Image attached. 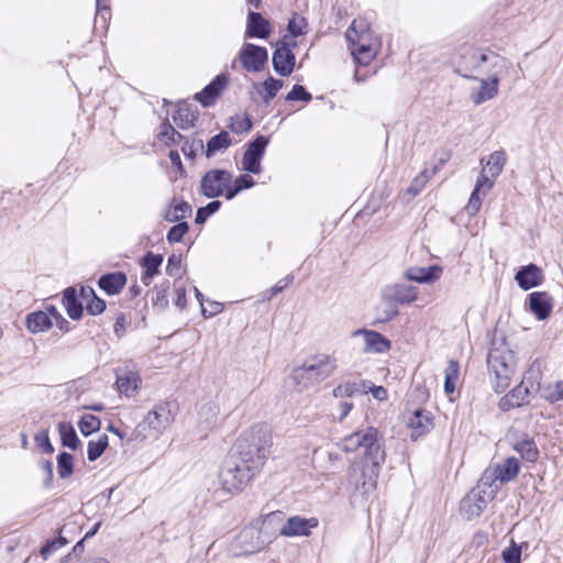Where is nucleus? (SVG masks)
<instances>
[{"instance_id":"obj_1","label":"nucleus","mask_w":563,"mask_h":563,"mask_svg":"<svg viewBox=\"0 0 563 563\" xmlns=\"http://www.w3.org/2000/svg\"><path fill=\"white\" fill-rule=\"evenodd\" d=\"M273 445L267 426L255 424L245 430L228 453L220 471L222 488L239 493L261 472Z\"/></svg>"},{"instance_id":"obj_2","label":"nucleus","mask_w":563,"mask_h":563,"mask_svg":"<svg viewBox=\"0 0 563 563\" xmlns=\"http://www.w3.org/2000/svg\"><path fill=\"white\" fill-rule=\"evenodd\" d=\"M454 73L466 79L504 78L512 63L489 48L464 45L453 58Z\"/></svg>"},{"instance_id":"obj_3","label":"nucleus","mask_w":563,"mask_h":563,"mask_svg":"<svg viewBox=\"0 0 563 563\" xmlns=\"http://www.w3.org/2000/svg\"><path fill=\"white\" fill-rule=\"evenodd\" d=\"M344 448L346 451L363 448L365 456L375 467L385 462V451L382 446L379 432L376 428L369 427L346 437L344 439Z\"/></svg>"},{"instance_id":"obj_4","label":"nucleus","mask_w":563,"mask_h":563,"mask_svg":"<svg viewBox=\"0 0 563 563\" xmlns=\"http://www.w3.org/2000/svg\"><path fill=\"white\" fill-rule=\"evenodd\" d=\"M336 368V360L330 355H317L294 369L292 377L298 384L317 383L331 376Z\"/></svg>"},{"instance_id":"obj_5","label":"nucleus","mask_w":563,"mask_h":563,"mask_svg":"<svg viewBox=\"0 0 563 563\" xmlns=\"http://www.w3.org/2000/svg\"><path fill=\"white\" fill-rule=\"evenodd\" d=\"M173 420L169 402H159L148 411L146 417L141 421L133 431L134 439H146L152 432H162Z\"/></svg>"},{"instance_id":"obj_6","label":"nucleus","mask_w":563,"mask_h":563,"mask_svg":"<svg viewBox=\"0 0 563 563\" xmlns=\"http://www.w3.org/2000/svg\"><path fill=\"white\" fill-rule=\"evenodd\" d=\"M487 366L495 377L496 391H504L509 386L514 374V356L506 351L490 350L487 355Z\"/></svg>"},{"instance_id":"obj_7","label":"nucleus","mask_w":563,"mask_h":563,"mask_svg":"<svg viewBox=\"0 0 563 563\" xmlns=\"http://www.w3.org/2000/svg\"><path fill=\"white\" fill-rule=\"evenodd\" d=\"M490 487V482L486 481V474L479 479L477 487L473 488L460 503L462 516L472 520L482 515L487 506L486 488Z\"/></svg>"},{"instance_id":"obj_8","label":"nucleus","mask_w":563,"mask_h":563,"mask_svg":"<svg viewBox=\"0 0 563 563\" xmlns=\"http://www.w3.org/2000/svg\"><path fill=\"white\" fill-rule=\"evenodd\" d=\"M273 539V534L264 532L263 529L250 526L240 531L235 538V542L242 552L252 554L267 547L272 543Z\"/></svg>"},{"instance_id":"obj_9","label":"nucleus","mask_w":563,"mask_h":563,"mask_svg":"<svg viewBox=\"0 0 563 563\" xmlns=\"http://www.w3.org/2000/svg\"><path fill=\"white\" fill-rule=\"evenodd\" d=\"M269 137L257 135L253 141L249 142L242 157V170L257 175L262 172L261 162L265 155Z\"/></svg>"},{"instance_id":"obj_10","label":"nucleus","mask_w":563,"mask_h":563,"mask_svg":"<svg viewBox=\"0 0 563 563\" xmlns=\"http://www.w3.org/2000/svg\"><path fill=\"white\" fill-rule=\"evenodd\" d=\"M232 183V174L225 169H211L200 181V192L207 198H217L224 194L225 187Z\"/></svg>"},{"instance_id":"obj_11","label":"nucleus","mask_w":563,"mask_h":563,"mask_svg":"<svg viewBox=\"0 0 563 563\" xmlns=\"http://www.w3.org/2000/svg\"><path fill=\"white\" fill-rule=\"evenodd\" d=\"M239 57L245 70L257 73L267 64L268 52L263 46L246 43L240 51Z\"/></svg>"},{"instance_id":"obj_12","label":"nucleus","mask_w":563,"mask_h":563,"mask_svg":"<svg viewBox=\"0 0 563 563\" xmlns=\"http://www.w3.org/2000/svg\"><path fill=\"white\" fill-rule=\"evenodd\" d=\"M273 68L282 77L291 75L296 64V56L289 47V44L279 41L272 57Z\"/></svg>"},{"instance_id":"obj_13","label":"nucleus","mask_w":563,"mask_h":563,"mask_svg":"<svg viewBox=\"0 0 563 563\" xmlns=\"http://www.w3.org/2000/svg\"><path fill=\"white\" fill-rule=\"evenodd\" d=\"M353 338L362 336L364 340V353L382 354L391 349V342L375 330L357 329L352 333Z\"/></svg>"},{"instance_id":"obj_14","label":"nucleus","mask_w":563,"mask_h":563,"mask_svg":"<svg viewBox=\"0 0 563 563\" xmlns=\"http://www.w3.org/2000/svg\"><path fill=\"white\" fill-rule=\"evenodd\" d=\"M382 296L386 302H394L396 305H409L416 301L418 297V289L412 285L394 284L386 286L383 289Z\"/></svg>"},{"instance_id":"obj_15","label":"nucleus","mask_w":563,"mask_h":563,"mask_svg":"<svg viewBox=\"0 0 563 563\" xmlns=\"http://www.w3.org/2000/svg\"><path fill=\"white\" fill-rule=\"evenodd\" d=\"M229 84V77L225 74L217 75L200 92H197L195 99L203 107H211Z\"/></svg>"},{"instance_id":"obj_16","label":"nucleus","mask_w":563,"mask_h":563,"mask_svg":"<svg viewBox=\"0 0 563 563\" xmlns=\"http://www.w3.org/2000/svg\"><path fill=\"white\" fill-rule=\"evenodd\" d=\"M407 426L412 430L411 438L416 440L433 429V416L423 408H416L408 417Z\"/></svg>"},{"instance_id":"obj_17","label":"nucleus","mask_w":563,"mask_h":563,"mask_svg":"<svg viewBox=\"0 0 563 563\" xmlns=\"http://www.w3.org/2000/svg\"><path fill=\"white\" fill-rule=\"evenodd\" d=\"M515 280L522 290H529L540 286L544 280V275L538 265L530 263L519 267Z\"/></svg>"},{"instance_id":"obj_18","label":"nucleus","mask_w":563,"mask_h":563,"mask_svg":"<svg viewBox=\"0 0 563 563\" xmlns=\"http://www.w3.org/2000/svg\"><path fill=\"white\" fill-rule=\"evenodd\" d=\"M529 310L540 321L547 320L553 309V298L547 291H533L528 296Z\"/></svg>"},{"instance_id":"obj_19","label":"nucleus","mask_w":563,"mask_h":563,"mask_svg":"<svg viewBox=\"0 0 563 563\" xmlns=\"http://www.w3.org/2000/svg\"><path fill=\"white\" fill-rule=\"evenodd\" d=\"M318 526L316 518H301L294 516L288 518L279 533L285 537L309 536L312 528Z\"/></svg>"},{"instance_id":"obj_20","label":"nucleus","mask_w":563,"mask_h":563,"mask_svg":"<svg viewBox=\"0 0 563 563\" xmlns=\"http://www.w3.org/2000/svg\"><path fill=\"white\" fill-rule=\"evenodd\" d=\"M520 471V463L518 459L511 456L507 457L504 463L496 464L492 471V474L486 475V481H499L500 483H507L517 477ZM487 474V472H485Z\"/></svg>"},{"instance_id":"obj_21","label":"nucleus","mask_w":563,"mask_h":563,"mask_svg":"<svg viewBox=\"0 0 563 563\" xmlns=\"http://www.w3.org/2000/svg\"><path fill=\"white\" fill-rule=\"evenodd\" d=\"M503 78H479L481 86L477 90L471 91V99L474 104L479 106L488 100H492L498 95V86Z\"/></svg>"},{"instance_id":"obj_22","label":"nucleus","mask_w":563,"mask_h":563,"mask_svg":"<svg viewBox=\"0 0 563 563\" xmlns=\"http://www.w3.org/2000/svg\"><path fill=\"white\" fill-rule=\"evenodd\" d=\"M443 272V268L439 265H431L428 267L412 266L406 269L405 277L408 280L416 282L419 284H431L437 282Z\"/></svg>"},{"instance_id":"obj_23","label":"nucleus","mask_w":563,"mask_h":563,"mask_svg":"<svg viewBox=\"0 0 563 563\" xmlns=\"http://www.w3.org/2000/svg\"><path fill=\"white\" fill-rule=\"evenodd\" d=\"M486 172L487 170L483 169V172L477 177L475 187L471 194L468 203L466 206V211L468 214L473 216L479 211L481 206H482V199L479 197L481 190L484 188L483 195H486V192L489 191L494 186V181L492 179H489Z\"/></svg>"},{"instance_id":"obj_24","label":"nucleus","mask_w":563,"mask_h":563,"mask_svg":"<svg viewBox=\"0 0 563 563\" xmlns=\"http://www.w3.org/2000/svg\"><path fill=\"white\" fill-rule=\"evenodd\" d=\"M126 282V274L118 271L101 275L98 279V286L108 296H114L121 292Z\"/></svg>"},{"instance_id":"obj_25","label":"nucleus","mask_w":563,"mask_h":563,"mask_svg":"<svg viewBox=\"0 0 563 563\" xmlns=\"http://www.w3.org/2000/svg\"><path fill=\"white\" fill-rule=\"evenodd\" d=\"M529 394V388L525 386L523 383H520L499 400V408L503 411H509L514 408L521 407L528 402Z\"/></svg>"},{"instance_id":"obj_26","label":"nucleus","mask_w":563,"mask_h":563,"mask_svg":"<svg viewBox=\"0 0 563 563\" xmlns=\"http://www.w3.org/2000/svg\"><path fill=\"white\" fill-rule=\"evenodd\" d=\"M271 34V25L261 13L251 11L247 14L246 36L267 38Z\"/></svg>"},{"instance_id":"obj_27","label":"nucleus","mask_w":563,"mask_h":563,"mask_svg":"<svg viewBox=\"0 0 563 563\" xmlns=\"http://www.w3.org/2000/svg\"><path fill=\"white\" fill-rule=\"evenodd\" d=\"M345 37L347 43H364L374 44L379 46V42L368 29V25L363 21L357 26V21L354 20L350 27L346 30Z\"/></svg>"},{"instance_id":"obj_28","label":"nucleus","mask_w":563,"mask_h":563,"mask_svg":"<svg viewBox=\"0 0 563 563\" xmlns=\"http://www.w3.org/2000/svg\"><path fill=\"white\" fill-rule=\"evenodd\" d=\"M63 305L73 320H79L84 312V302L78 298L75 287H67L63 292Z\"/></svg>"},{"instance_id":"obj_29","label":"nucleus","mask_w":563,"mask_h":563,"mask_svg":"<svg viewBox=\"0 0 563 563\" xmlns=\"http://www.w3.org/2000/svg\"><path fill=\"white\" fill-rule=\"evenodd\" d=\"M199 112L191 104L181 103L175 111L173 120L175 124L181 129L187 130L195 125L198 120Z\"/></svg>"},{"instance_id":"obj_30","label":"nucleus","mask_w":563,"mask_h":563,"mask_svg":"<svg viewBox=\"0 0 563 563\" xmlns=\"http://www.w3.org/2000/svg\"><path fill=\"white\" fill-rule=\"evenodd\" d=\"M349 48L358 65L366 66L376 56L378 45L364 43H349Z\"/></svg>"},{"instance_id":"obj_31","label":"nucleus","mask_w":563,"mask_h":563,"mask_svg":"<svg viewBox=\"0 0 563 563\" xmlns=\"http://www.w3.org/2000/svg\"><path fill=\"white\" fill-rule=\"evenodd\" d=\"M512 449L520 454L527 462L534 463L539 459V449L533 439L525 435L521 440L517 441Z\"/></svg>"},{"instance_id":"obj_32","label":"nucleus","mask_w":563,"mask_h":563,"mask_svg":"<svg viewBox=\"0 0 563 563\" xmlns=\"http://www.w3.org/2000/svg\"><path fill=\"white\" fill-rule=\"evenodd\" d=\"M25 323L27 330L32 333L47 331L53 324L49 316L41 310L29 313Z\"/></svg>"},{"instance_id":"obj_33","label":"nucleus","mask_w":563,"mask_h":563,"mask_svg":"<svg viewBox=\"0 0 563 563\" xmlns=\"http://www.w3.org/2000/svg\"><path fill=\"white\" fill-rule=\"evenodd\" d=\"M192 212L191 206L186 201H176L173 199V203L164 213V219L168 222H178Z\"/></svg>"},{"instance_id":"obj_34","label":"nucleus","mask_w":563,"mask_h":563,"mask_svg":"<svg viewBox=\"0 0 563 563\" xmlns=\"http://www.w3.org/2000/svg\"><path fill=\"white\" fill-rule=\"evenodd\" d=\"M232 141L230 134L227 131H221L207 142L206 156L210 158L214 156L218 152L224 151L228 147H230Z\"/></svg>"},{"instance_id":"obj_35","label":"nucleus","mask_w":563,"mask_h":563,"mask_svg":"<svg viewBox=\"0 0 563 563\" xmlns=\"http://www.w3.org/2000/svg\"><path fill=\"white\" fill-rule=\"evenodd\" d=\"M170 288V282L168 279L153 287L151 294L152 306L158 310H165L168 307L167 292Z\"/></svg>"},{"instance_id":"obj_36","label":"nucleus","mask_w":563,"mask_h":563,"mask_svg":"<svg viewBox=\"0 0 563 563\" xmlns=\"http://www.w3.org/2000/svg\"><path fill=\"white\" fill-rule=\"evenodd\" d=\"M158 139L164 142L165 145L173 146L180 144L183 140H185V136L175 130L168 120H165L159 126Z\"/></svg>"},{"instance_id":"obj_37","label":"nucleus","mask_w":563,"mask_h":563,"mask_svg":"<svg viewBox=\"0 0 563 563\" xmlns=\"http://www.w3.org/2000/svg\"><path fill=\"white\" fill-rule=\"evenodd\" d=\"M283 87V80L269 76L261 84L258 93L262 96L263 102L268 104Z\"/></svg>"},{"instance_id":"obj_38","label":"nucleus","mask_w":563,"mask_h":563,"mask_svg":"<svg viewBox=\"0 0 563 563\" xmlns=\"http://www.w3.org/2000/svg\"><path fill=\"white\" fill-rule=\"evenodd\" d=\"M62 444L70 450H77L80 445V440L77 437L76 430L71 423L62 422L58 424Z\"/></svg>"},{"instance_id":"obj_39","label":"nucleus","mask_w":563,"mask_h":563,"mask_svg":"<svg viewBox=\"0 0 563 563\" xmlns=\"http://www.w3.org/2000/svg\"><path fill=\"white\" fill-rule=\"evenodd\" d=\"M507 157L505 151H495L490 154L489 159L486 163L485 170L493 177L496 178L500 175L506 164Z\"/></svg>"},{"instance_id":"obj_40","label":"nucleus","mask_w":563,"mask_h":563,"mask_svg":"<svg viewBox=\"0 0 563 563\" xmlns=\"http://www.w3.org/2000/svg\"><path fill=\"white\" fill-rule=\"evenodd\" d=\"M460 364L457 361L450 360L445 368L444 391L450 395L455 390V385L459 378Z\"/></svg>"},{"instance_id":"obj_41","label":"nucleus","mask_w":563,"mask_h":563,"mask_svg":"<svg viewBox=\"0 0 563 563\" xmlns=\"http://www.w3.org/2000/svg\"><path fill=\"white\" fill-rule=\"evenodd\" d=\"M74 472V457L70 453L63 451L57 455V473L60 478L66 479Z\"/></svg>"},{"instance_id":"obj_42","label":"nucleus","mask_w":563,"mask_h":563,"mask_svg":"<svg viewBox=\"0 0 563 563\" xmlns=\"http://www.w3.org/2000/svg\"><path fill=\"white\" fill-rule=\"evenodd\" d=\"M108 435L107 434H102L98 438V440L93 441H89L88 442V449H87V457L90 462H93L96 461L97 459H99L102 453L104 452V450L107 449L108 446Z\"/></svg>"},{"instance_id":"obj_43","label":"nucleus","mask_w":563,"mask_h":563,"mask_svg":"<svg viewBox=\"0 0 563 563\" xmlns=\"http://www.w3.org/2000/svg\"><path fill=\"white\" fill-rule=\"evenodd\" d=\"M199 416L203 423H206L207 427L213 426L219 416V407L213 401H208L203 404L199 409Z\"/></svg>"},{"instance_id":"obj_44","label":"nucleus","mask_w":563,"mask_h":563,"mask_svg":"<svg viewBox=\"0 0 563 563\" xmlns=\"http://www.w3.org/2000/svg\"><path fill=\"white\" fill-rule=\"evenodd\" d=\"M82 435L88 437L101 428V420L95 415H84L78 422Z\"/></svg>"},{"instance_id":"obj_45","label":"nucleus","mask_w":563,"mask_h":563,"mask_svg":"<svg viewBox=\"0 0 563 563\" xmlns=\"http://www.w3.org/2000/svg\"><path fill=\"white\" fill-rule=\"evenodd\" d=\"M136 382H137V377L134 374L117 375L115 385L118 387V390L121 394H125L126 396H130L137 388Z\"/></svg>"},{"instance_id":"obj_46","label":"nucleus","mask_w":563,"mask_h":563,"mask_svg":"<svg viewBox=\"0 0 563 563\" xmlns=\"http://www.w3.org/2000/svg\"><path fill=\"white\" fill-rule=\"evenodd\" d=\"M344 385V391L346 393V397H354L357 395H365L368 393V388H371V380L367 379H358L353 382H346Z\"/></svg>"},{"instance_id":"obj_47","label":"nucleus","mask_w":563,"mask_h":563,"mask_svg":"<svg viewBox=\"0 0 563 563\" xmlns=\"http://www.w3.org/2000/svg\"><path fill=\"white\" fill-rule=\"evenodd\" d=\"M67 539L62 534V530L59 531V534L56 538L49 539L45 542V544L41 549V555L43 559H47L49 555H52L54 552H56L58 549L67 544Z\"/></svg>"},{"instance_id":"obj_48","label":"nucleus","mask_w":563,"mask_h":563,"mask_svg":"<svg viewBox=\"0 0 563 563\" xmlns=\"http://www.w3.org/2000/svg\"><path fill=\"white\" fill-rule=\"evenodd\" d=\"M163 263V255L147 252L142 258V266L147 272V275L158 274L159 267Z\"/></svg>"},{"instance_id":"obj_49","label":"nucleus","mask_w":563,"mask_h":563,"mask_svg":"<svg viewBox=\"0 0 563 563\" xmlns=\"http://www.w3.org/2000/svg\"><path fill=\"white\" fill-rule=\"evenodd\" d=\"M307 27V20L297 13L292 15V18L288 21L287 24V31L290 33L292 37H297L305 34Z\"/></svg>"},{"instance_id":"obj_50","label":"nucleus","mask_w":563,"mask_h":563,"mask_svg":"<svg viewBox=\"0 0 563 563\" xmlns=\"http://www.w3.org/2000/svg\"><path fill=\"white\" fill-rule=\"evenodd\" d=\"M221 201L212 200L205 207L198 208L195 222L197 224H203L210 216L216 213L221 208Z\"/></svg>"},{"instance_id":"obj_51","label":"nucleus","mask_w":563,"mask_h":563,"mask_svg":"<svg viewBox=\"0 0 563 563\" xmlns=\"http://www.w3.org/2000/svg\"><path fill=\"white\" fill-rule=\"evenodd\" d=\"M521 552H522L521 545L517 544L515 540H511L509 547L504 549L501 552L503 562L504 563H521Z\"/></svg>"},{"instance_id":"obj_52","label":"nucleus","mask_w":563,"mask_h":563,"mask_svg":"<svg viewBox=\"0 0 563 563\" xmlns=\"http://www.w3.org/2000/svg\"><path fill=\"white\" fill-rule=\"evenodd\" d=\"M542 397L551 404L563 400V382L549 385L542 389Z\"/></svg>"},{"instance_id":"obj_53","label":"nucleus","mask_w":563,"mask_h":563,"mask_svg":"<svg viewBox=\"0 0 563 563\" xmlns=\"http://www.w3.org/2000/svg\"><path fill=\"white\" fill-rule=\"evenodd\" d=\"M377 311H378V314H379V319L376 320L374 322V324H376V323H384V322L390 321L395 317H397L398 313H399V310H398L396 303H394V302H386L384 299H383L382 307H379L377 309Z\"/></svg>"},{"instance_id":"obj_54","label":"nucleus","mask_w":563,"mask_h":563,"mask_svg":"<svg viewBox=\"0 0 563 563\" xmlns=\"http://www.w3.org/2000/svg\"><path fill=\"white\" fill-rule=\"evenodd\" d=\"M188 231L189 224L186 221L178 222L168 230L166 239L169 243H178Z\"/></svg>"},{"instance_id":"obj_55","label":"nucleus","mask_w":563,"mask_h":563,"mask_svg":"<svg viewBox=\"0 0 563 563\" xmlns=\"http://www.w3.org/2000/svg\"><path fill=\"white\" fill-rule=\"evenodd\" d=\"M203 148L202 140H188L185 137L181 142V152L187 158H195L197 152Z\"/></svg>"},{"instance_id":"obj_56","label":"nucleus","mask_w":563,"mask_h":563,"mask_svg":"<svg viewBox=\"0 0 563 563\" xmlns=\"http://www.w3.org/2000/svg\"><path fill=\"white\" fill-rule=\"evenodd\" d=\"M286 100L310 102L312 100V96L303 86L295 85L286 96Z\"/></svg>"},{"instance_id":"obj_57","label":"nucleus","mask_w":563,"mask_h":563,"mask_svg":"<svg viewBox=\"0 0 563 563\" xmlns=\"http://www.w3.org/2000/svg\"><path fill=\"white\" fill-rule=\"evenodd\" d=\"M85 308L89 314L98 316L106 310V301L98 297L96 294L87 302H85Z\"/></svg>"},{"instance_id":"obj_58","label":"nucleus","mask_w":563,"mask_h":563,"mask_svg":"<svg viewBox=\"0 0 563 563\" xmlns=\"http://www.w3.org/2000/svg\"><path fill=\"white\" fill-rule=\"evenodd\" d=\"M34 441L36 445L42 449V451L46 454H52L54 452V446L52 445L48 432L47 431H41L35 434Z\"/></svg>"},{"instance_id":"obj_59","label":"nucleus","mask_w":563,"mask_h":563,"mask_svg":"<svg viewBox=\"0 0 563 563\" xmlns=\"http://www.w3.org/2000/svg\"><path fill=\"white\" fill-rule=\"evenodd\" d=\"M428 181V176L426 172L420 173L416 178L412 180L411 185L408 187L407 192L411 196H417L426 186Z\"/></svg>"},{"instance_id":"obj_60","label":"nucleus","mask_w":563,"mask_h":563,"mask_svg":"<svg viewBox=\"0 0 563 563\" xmlns=\"http://www.w3.org/2000/svg\"><path fill=\"white\" fill-rule=\"evenodd\" d=\"M181 255L172 254L167 258L166 273L169 276H177L180 271Z\"/></svg>"},{"instance_id":"obj_61","label":"nucleus","mask_w":563,"mask_h":563,"mask_svg":"<svg viewBox=\"0 0 563 563\" xmlns=\"http://www.w3.org/2000/svg\"><path fill=\"white\" fill-rule=\"evenodd\" d=\"M240 191L250 189L255 185V180L253 177L249 174H241L238 176L233 184Z\"/></svg>"},{"instance_id":"obj_62","label":"nucleus","mask_w":563,"mask_h":563,"mask_svg":"<svg viewBox=\"0 0 563 563\" xmlns=\"http://www.w3.org/2000/svg\"><path fill=\"white\" fill-rule=\"evenodd\" d=\"M129 325V321L126 320V317L124 313L120 312L117 318L113 325V332L118 338H122L125 333V330Z\"/></svg>"},{"instance_id":"obj_63","label":"nucleus","mask_w":563,"mask_h":563,"mask_svg":"<svg viewBox=\"0 0 563 563\" xmlns=\"http://www.w3.org/2000/svg\"><path fill=\"white\" fill-rule=\"evenodd\" d=\"M40 466L45 474L43 484L46 488H48L52 486L53 478H54L53 463L48 460H44V461L40 462Z\"/></svg>"},{"instance_id":"obj_64","label":"nucleus","mask_w":563,"mask_h":563,"mask_svg":"<svg viewBox=\"0 0 563 563\" xmlns=\"http://www.w3.org/2000/svg\"><path fill=\"white\" fill-rule=\"evenodd\" d=\"M292 282H294V275H291V274H289L285 278L280 279L274 287L271 288V290H269L271 295L268 298H272L273 296L282 292Z\"/></svg>"}]
</instances>
